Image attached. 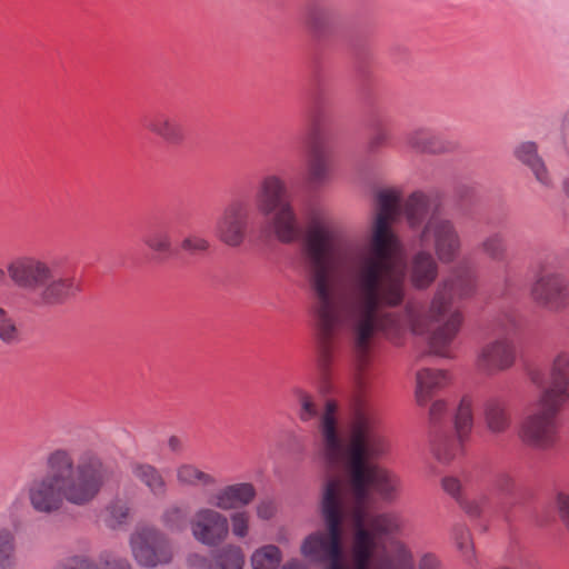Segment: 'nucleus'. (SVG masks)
<instances>
[{
  "label": "nucleus",
  "mask_w": 569,
  "mask_h": 569,
  "mask_svg": "<svg viewBox=\"0 0 569 569\" xmlns=\"http://www.w3.org/2000/svg\"><path fill=\"white\" fill-rule=\"evenodd\" d=\"M401 213L416 240L425 226L441 212L421 191L412 192L403 201L397 188H379L373 192L369 252L355 268L346 308L355 348L365 353L379 330L406 327L413 335L428 336L431 351L445 357L461 325V315L452 305V279L438 284L428 310L408 305L401 325L381 311L382 307L399 305L405 295V268L397 258L399 241L392 228Z\"/></svg>",
  "instance_id": "nucleus-1"
},
{
  "label": "nucleus",
  "mask_w": 569,
  "mask_h": 569,
  "mask_svg": "<svg viewBox=\"0 0 569 569\" xmlns=\"http://www.w3.org/2000/svg\"><path fill=\"white\" fill-rule=\"evenodd\" d=\"M256 207L268 219L274 237L282 243H298L296 268L311 293L309 325L318 337L320 330V208L306 203L297 214L286 180L269 173L256 192Z\"/></svg>",
  "instance_id": "nucleus-2"
},
{
  "label": "nucleus",
  "mask_w": 569,
  "mask_h": 569,
  "mask_svg": "<svg viewBox=\"0 0 569 569\" xmlns=\"http://www.w3.org/2000/svg\"><path fill=\"white\" fill-rule=\"evenodd\" d=\"M46 473L31 478L26 496L31 509L50 516L67 503L90 506L110 481L109 465L94 451L86 450L76 459L67 448L51 450L44 458Z\"/></svg>",
  "instance_id": "nucleus-3"
},
{
  "label": "nucleus",
  "mask_w": 569,
  "mask_h": 569,
  "mask_svg": "<svg viewBox=\"0 0 569 569\" xmlns=\"http://www.w3.org/2000/svg\"><path fill=\"white\" fill-rule=\"evenodd\" d=\"M347 516V487L343 480L335 479L322 490V562L326 569H347L343 549V521ZM363 528L372 537L368 569H412V559L407 548L399 541H390L381 555H376L378 536L395 533L400 528L399 519L392 515H377L371 518L366 513ZM356 569H358L357 562Z\"/></svg>",
  "instance_id": "nucleus-4"
},
{
  "label": "nucleus",
  "mask_w": 569,
  "mask_h": 569,
  "mask_svg": "<svg viewBox=\"0 0 569 569\" xmlns=\"http://www.w3.org/2000/svg\"><path fill=\"white\" fill-rule=\"evenodd\" d=\"M7 273L19 289L37 293L42 307H58L73 299L81 286L73 276H57L53 264L34 254H21L7 263Z\"/></svg>",
  "instance_id": "nucleus-5"
},
{
  "label": "nucleus",
  "mask_w": 569,
  "mask_h": 569,
  "mask_svg": "<svg viewBox=\"0 0 569 569\" xmlns=\"http://www.w3.org/2000/svg\"><path fill=\"white\" fill-rule=\"evenodd\" d=\"M350 485L355 498V507L351 511L356 528L353 557L358 569H368L369 553L373 543L370 532L363 528L366 520L365 505L370 496L369 487H372L383 500L391 501L396 498L400 480L387 470L377 466H369L363 468L362 492L358 491L353 476H350Z\"/></svg>",
  "instance_id": "nucleus-6"
},
{
  "label": "nucleus",
  "mask_w": 569,
  "mask_h": 569,
  "mask_svg": "<svg viewBox=\"0 0 569 569\" xmlns=\"http://www.w3.org/2000/svg\"><path fill=\"white\" fill-rule=\"evenodd\" d=\"M562 405L538 397L535 409L520 423L518 436L530 448L548 450L557 442L558 415Z\"/></svg>",
  "instance_id": "nucleus-7"
},
{
  "label": "nucleus",
  "mask_w": 569,
  "mask_h": 569,
  "mask_svg": "<svg viewBox=\"0 0 569 569\" xmlns=\"http://www.w3.org/2000/svg\"><path fill=\"white\" fill-rule=\"evenodd\" d=\"M386 451V442L366 419H359L353 427L347 448L350 476H353L358 491L362 492L363 468L368 460L380 457Z\"/></svg>",
  "instance_id": "nucleus-8"
},
{
  "label": "nucleus",
  "mask_w": 569,
  "mask_h": 569,
  "mask_svg": "<svg viewBox=\"0 0 569 569\" xmlns=\"http://www.w3.org/2000/svg\"><path fill=\"white\" fill-rule=\"evenodd\" d=\"M415 241L418 247L427 249L431 247L442 263L455 261L461 248L460 236L455 222L442 213L433 217Z\"/></svg>",
  "instance_id": "nucleus-9"
},
{
  "label": "nucleus",
  "mask_w": 569,
  "mask_h": 569,
  "mask_svg": "<svg viewBox=\"0 0 569 569\" xmlns=\"http://www.w3.org/2000/svg\"><path fill=\"white\" fill-rule=\"evenodd\" d=\"M130 547L137 563L146 568L167 565L173 557L170 540L154 527H138L130 537Z\"/></svg>",
  "instance_id": "nucleus-10"
},
{
  "label": "nucleus",
  "mask_w": 569,
  "mask_h": 569,
  "mask_svg": "<svg viewBox=\"0 0 569 569\" xmlns=\"http://www.w3.org/2000/svg\"><path fill=\"white\" fill-rule=\"evenodd\" d=\"M249 207L243 200L230 201L214 224V236L230 248L240 247L247 237L249 227Z\"/></svg>",
  "instance_id": "nucleus-11"
},
{
  "label": "nucleus",
  "mask_w": 569,
  "mask_h": 569,
  "mask_svg": "<svg viewBox=\"0 0 569 569\" xmlns=\"http://www.w3.org/2000/svg\"><path fill=\"white\" fill-rule=\"evenodd\" d=\"M302 148L306 160L305 180L310 188H316L320 181V118L313 102H308L305 108Z\"/></svg>",
  "instance_id": "nucleus-12"
},
{
  "label": "nucleus",
  "mask_w": 569,
  "mask_h": 569,
  "mask_svg": "<svg viewBox=\"0 0 569 569\" xmlns=\"http://www.w3.org/2000/svg\"><path fill=\"white\" fill-rule=\"evenodd\" d=\"M516 361L512 340L499 337L483 342L476 352L475 365L479 372L495 376L510 369Z\"/></svg>",
  "instance_id": "nucleus-13"
},
{
  "label": "nucleus",
  "mask_w": 569,
  "mask_h": 569,
  "mask_svg": "<svg viewBox=\"0 0 569 569\" xmlns=\"http://www.w3.org/2000/svg\"><path fill=\"white\" fill-rule=\"evenodd\" d=\"M190 528L193 538L208 547L222 543L229 535V520L217 508H199L191 518Z\"/></svg>",
  "instance_id": "nucleus-14"
},
{
  "label": "nucleus",
  "mask_w": 569,
  "mask_h": 569,
  "mask_svg": "<svg viewBox=\"0 0 569 569\" xmlns=\"http://www.w3.org/2000/svg\"><path fill=\"white\" fill-rule=\"evenodd\" d=\"M536 303L551 312H559L569 305L568 281L556 272H541L531 287Z\"/></svg>",
  "instance_id": "nucleus-15"
},
{
  "label": "nucleus",
  "mask_w": 569,
  "mask_h": 569,
  "mask_svg": "<svg viewBox=\"0 0 569 569\" xmlns=\"http://www.w3.org/2000/svg\"><path fill=\"white\" fill-rule=\"evenodd\" d=\"M472 427L471 402L462 399L455 416L456 436L443 435L439 438L435 455L442 463H450L462 452V443Z\"/></svg>",
  "instance_id": "nucleus-16"
},
{
  "label": "nucleus",
  "mask_w": 569,
  "mask_h": 569,
  "mask_svg": "<svg viewBox=\"0 0 569 569\" xmlns=\"http://www.w3.org/2000/svg\"><path fill=\"white\" fill-rule=\"evenodd\" d=\"M539 397L559 405L569 402V351L557 350L547 366V383Z\"/></svg>",
  "instance_id": "nucleus-17"
},
{
  "label": "nucleus",
  "mask_w": 569,
  "mask_h": 569,
  "mask_svg": "<svg viewBox=\"0 0 569 569\" xmlns=\"http://www.w3.org/2000/svg\"><path fill=\"white\" fill-rule=\"evenodd\" d=\"M438 258L430 249L418 247L408 260V274L412 287L419 290L429 288L438 277Z\"/></svg>",
  "instance_id": "nucleus-18"
},
{
  "label": "nucleus",
  "mask_w": 569,
  "mask_h": 569,
  "mask_svg": "<svg viewBox=\"0 0 569 569\" xmlns=\"http://www.w3.org/2000/svg\"><path fill=\"white\" fill-rule=\"evenodd\" d=\"M256 488L250 482H238L218 489L209 502L220 510H233L251 503L256 497Z\"/></svg>",
  "instance_id": "nucleus-19"
},
{
  "label": "nucleus",
  "mask_w": 569,
  "mask_h": 569,
  "mask_svg": "<svg viewBox=\"0 0 569 569\" xmlns=\"http://www.w3.org/2000/svg\"><path fill=\"white\" fill-rule=\"evenodd\" d=\"M515 158L526 166L536 181L545 187H552V178L543 158L539 154L538 144L535 141L526 140L519 142L513 149Z\"/></svg>",
  "instance_id": "nucleus-20"
},
{
  "label": "nucleus",
  "mask_w": 569,
  "mask_h": 569,
  "mask_svg": "<svg viewBox=\"0 0 569 569\" xmlns=\"http://www.w3.org/2000/svg\"><path fill=\"white\" fill-rule=\"evenodd\" d=\"M144 128L170 144H180L184 140V130L180 122L163 111L147 116Z\"/></svg>",
  "instance_id": "nucleus-21"
},
{
  "label": "nucleus",
  "mask_w": 569,
  "mask_h": 569,
  "mask_svg": "<svg viewBox=\"0 0 569 569\" xmlns=\"http://www.w3.org/2000/svg\"><path fill=\"white\" fill-rule=\"evenodd\" d=\"M482 417L489 432L496 436L505 433L511 423L507 406L498 400H490L485 403Z\"/></svg>",
  "instance_id": "nucleus-22"
},
{
  "label": "nucleus",
  "mask_w": 569,
  "mask_h": 569,
  "mask_svg": "<svg viewBox=\"0 0 569 569\" xmlns=\"http://www.w3.org/2000/svg\"><path fill=\"white\" fill-rule=\"evenodd\" d=\"M416 380V398L418 403L422 405L433 391L448 383L449 377L442 370L422 369L417 372Z\"/></svg>",
  "instance_id": "nucleus-23"
},
{
  "label": "nucleus",
  "mask_w": 569,
  "mask_h": 569,
  "mask_svg": "<svg viewBox=\"0 0 569 569\" xmlns=\"http://www.w3.org/2000/svg\"><path fill=\"white\" fill-rule=\"evenodd\" d=\"M177 482L182 487H214L217 478L191 462L180 463L176 469Z\"/></svg>",
  "instance_id": "nucleus-24"
},
{
  "label": "nucleus",
  "mask_w": 569,
  "mask_h": 569,
  "mask_svg": "<svg viewBox=\"0 0 569 569\" xmlns=\"http://www.w3.org/2000/svg\"><path fill=\"white\" fill-rule=\"evenodd\" d=\"M322 337L325 332L330 329L338 320V316L335 312L329 295L326 288V271L328 268V256L330 251L329 234L322 226Z\"/></svg>",
  "instance_id": "nucleus-25"
},
{
  "label": "nucleus",
  "mask_w": 569,
  "mask_h": 569,
  "mask_svg": "<svg viewBox=\"0 0 569 569\" xmlns=\"http://www.w3.org/2000/svg\"><path fill=\"white\" fill-rule=\"evenodd\" d=\"M243 566L242 549L236 545H226L213 553L207 569H242Z\"/></svg>",
  "instance_id": "nucleus-26"
},
{
  "label": "nucleus",
  "mask_w": 569,
  "mask_h": 569,
  "mask_svg": "<svg viewBox=\"0 0 569 569\" xmlns=\"http://www.w3.org/2000/svg\"><path fill=\"white\" fill-rule=\"evenodd\" d=\"M132 473L156 497H163L166 495L167 482L156 467L148 463H138L133 466Z\"/></svg>",
  "instance_id": "nucleus-27"
},
{
  "label": "nucleus",
  "mask_w": 569,
  "mask_h": 569,
  "mask_svg": "<svg viewBox=\"0 0 569 569\" xmlns=\"http://www.w3.org/2000/svg\"><path fill=\"white\" fill-rule=\"evenodd\" d=\"M336 411L337 402L332 399H327L325 401V409L322 410V438L326 439L329 450L333 455L338 453L341 450L340 439L336 430Z\"/></svg>",
  "instance_id": "nucleus-28"
},
{
  "label": "nucleus",
  "mask_w": 569,
  "mask_h": 569,
  "mask_svg": "<svg viewBox=\"0 0 569 569\" xmlns=\"http://www.w3.org/2000/svg\"><path fill=\"white\" fill-rule=\"evenodd\" d=\"M22 340V329L17 319L8 310L0 307V342L7 347H16Z\"/></svg>",
  "instance_id": "nucleus-29"
},
{
  "label": "nucleus",
  "mask_w": 569,
  "mask_h": 569,
  "mask_svg": "<svg viewBox=\"0 0 569 569\" xmlns=\"http://www.w3.org/2000/svg\"><path fill=\"white\" fill-rule=\"evenodd\" d=\"M406 142L416 152L437 154L438 132L418 128L407 136Z\"/></svg>",
  "instance_id": "nucleus-30"
},
{
  "label": "nucleus",
  "mask_w": 569,
  "mask_h": 569,
  "mask_svg": "<svg viewBox=\"0 0 569 569\" xmlns=\"http://www.w3.org/2000/svg\"><path fill=\"white\" fill-rule=\"evenodd\" d=\"M17 543L14 532L7 527L0 528V569L17 567Z\"/></svg>",
  "instance_id": "nucleus-31"
},
{
  "label": "nucleus",
  "mask_w": 569,
  "mask_h": 569,
  "mask_svg": "<svg viewBox=\"0 0 569 569\" xmlns=\"http://www.w3.org/2000/svg\"><path fill=\"white\" fill-rule=\"evenodd\" d=\"M281 560V550L274 545L262 546L251 556L252 569H278Z\"/></svg>",
  "instance_id": "nucleus-32"
},
{
  "label": "nucleus",
  "mask_w": 569,
  "mask_h": 569,
  "mask_svg": "<svg viewBox=\"0 0 569 569\" xmlns=\"http://www.w3.org/2000/svg\"><path fill=\"white\" fill-rule=\"evenodd\" d=\"M129 515L128 502L122 499H114L106 507L102 521L108 528L117 529L127 523Z\"/></svg>",
  "instance_id": "nucleus-33"
},
{
  "label": "nucleus",
  "mask_w": 569,
  "mask_h": 569,
  "mask_svg": "<svg viewBox=\"0 0 569 569\" xmlns=\"http://www.w3.org/2000/svg\"><path fill=\"white\" fill-rule=\"evenodd\" d=\"M292 393L298 402L300 421L307 423L311 420H319V409L313 396L300 388L293 389Z\"/></svg>",
  "instance_id": "nucleus-34"
},
{
  "label": "nucleus",
  "mask_w": 569,
  "mask_h": 569,
  "mask_svg": "<svg viewBox=\"0 0 569 569\" xmlns=\"http://www.w3.org/2000/svg\"><path fill=\"white\" fill-rule=\"evenodd\" d=\"M143 243L153 252L159 254H168L172 250V240L169 231L164 229H153L149 231Z\"/></svg>",
  "instance_id": "nucleus-35"
},
{
  "label": "nucleus",
  "mask_w": 569,
  "mask_h": 569,
  "mask_svg": "<svg viewBox=\"0 0 569 569\" xmlns=\"http://www.w3.org/2000/svg\"><path fill=\"white\" fill-rule=\"evenodd\" d=\"M442 488L448 495H450L458 502H460L462 505L463 509L469 515H471V516L480 515L481 510H480L478 502H476V501L463 502L462 501V496H461L462 485L459 479H457L456 477H452V476L445 477L442 479Z\"/></svg>",
  "instance_id": "nucleus-36"
},
{
  "label": "nucleus",
  "mask_w": 569,
  "mask_h": 569,
  "mask_svg": "<svg viewBox=\"0 0 569 569\" xmlns=\"http://www.w3.org/2000/svg\"><path fill=\"white\" fill-rule=\"evenodd\" d=\"M482 251L495 261H503L507 253L503 237L500 233H492L481 242Z\"/></svg>",
  "instance_id": "nucleus-37"
},
{
  "label": "nucleus",
  "mask_w": 569,
  "mask_h": 569,
  "mask_svg": "<svg viewBox=\"0 0 569 569\" xmlns=\"http://www.w3.org/2000/svg\"><path fill=\"white\" fill-rule=\"evenodd\" d=\"M188 512L187 509L172 505L169 506L162 513V522L170 530H182L187 523Z\"/></svg>",
  "instance_id": "nucleus-38"
},
{
  "label": "nucleus",
  "mask_w": 569,
  "mask_h": 569,
  "mask_svg": "<svg viewBox=\"0 0 569 569\" xmlns=\"http://www.w3.org/2000/svg\"><path fill=\"white\" fill-rule=\"evenodd\" d=\"M249 513L247 511H236L230 516L231 530L234 537L242 539L249 533Z\"/></svg>",
  "instance_id": "nucleus-39"
},
{
  "label": "nucleus",
  "mask_w": 569,
  "mask_h": 569,
  "mask_svg": "<svg viewBox=\"0 0 569 569\" xmlns=\"http://www.w3.org/2000/svg\"><path fill=\"white\" fill-rule=\"evenodd\" d=\"M301 553L309 561H319L320 560V532H313L308 536L302 546Z\"/></svg>",
  "instance_id": "nucleus-40"
},
{
  "label": "nucleus",
  "mask_w": 569,
  "mask_h": 569,
  "mask_svg": "<svg viewBox=\"0 0 569 569\" xmlns=\"http://www.w3.org/2000/svg\"><path fill=\"white\" fill-rule=\"evenodd\" d=\"M390 138V131L386 127L377 124L369 138L368 150L370 152H377L380 148L388 144Z\"/></svg>",
  "instance_id": "nucleus-41"
},
{
  "label": "nucleus",
  "mask_w": 569,
  "mask_h": 569,
  "mask_svg": "<svg viewBox=\"0 0 569 569\" xmlns=\"http://www.w3.org/2000/svg\"><path fill=\"white\" fill-rule=\"evenodd\" d=\"M209 247V241L204 237L198 234H189L181 242L182 250L191 254L204 252Z\"/></svg>",
  "instance_id": "nucleus-42"
},
{
  "label": "nucleus",
  "mask_w": 569,
  "mask_h": 569,
  "mask_svg": "<svg viewBox=\"0 0 569 569\" xmlns=\"http://www.w3.org/2000/svg\"><path fill=\"white\" fill-rule=\"evenodd\" d=\"M277 503L273 499H262L256 506L257 517L261 520H270L277 513Z\"/></svg>",
  "instance_id": "nucleus-43"
},
{
  "label": "nucleus",
  "mask_w": 569,
  "mask_h": 569,
  "mask_svg": "<svg viewBox=\"0 0 569 569\" xmlns=\"http://www.w3.org/2000/svg\"><path fill=\"white\" fill-rule=\"evenodd\" d=\"M103 569H132L129 561L112 553H103L100 558Z\"/></svg>",
  "instance_id": "nucleus-44"
},
{
  "label": "nucleus",
  "mask_w": 569,
  "mask_h": 569,
  "mask_svg": "<svg viewBox=\"0 0 569 569\" xmlns=\"http://www.w3.org/2000/svg\"><path fill=\"white\" fill-rule=\"evenodd\" d=\"M459 148L460 143L455 138L438 133L437 154L451 153Z\"/></svg>",
  "instance_id": "nucleus-45"
},
{
  "label": "nucleus",
  "mask_w": 569,
  "mask_h": 569,
  "mask_svg": "<svg viewBox=\"0 0 569 569\" xmlns=\"http://www.w3.org/2000/svg\"><path fill=\"white\" fill-rule=\"evenodd\" d=\"M556 507L561 521L569 529V495L559 492L556 497Z\"/></svg>",
  "instance_id": "nucleus-46"
},
{
  "label": "nucleus",
  "mask_w": 569,
  "mask_h": 569,
  "mask_svg": "<svg viewBox=\"0 0 569 569\" xmlns=\"http://www.w3.org/2000/svg\"><path fill=\"white\" fill-rule=\"evenodd\" d=\"M453 538L460 552L465 551L469 546H473L469 531L463 526H457L453 529Z\"/></svg>",
  "instance_id": "nucleus-47"
},
{
  "label": "nucleus",
  "mask_w": 569,
  "mask_h": 569,
  "mask_svg": "<svg viewBox=\"0 0 569 569\" xmlns=\"http://www.w3.org/2000/svg\"><path fill=\"white\" fill-rule=\"evenodd\" d=\"M515 480L511 476L502 473L496 481L497 490L502 495H512L515 490Z\"/></svg>",
  "instance_id": "nucleus-48"
},
{
  "label": "nucleus",
  "mask_w": 569,
  "mask_h": 569,
  "mask_svg": "<svg viewBox=\"0 0 569 569\" xmlns=\"http://www.w3.org/2000/svg\"><path fill=\"white\" fill-rule=\"evenodd\" d=\"M26 509V503L21 497H16L7 508L9 517L18 519Z\"/></svg>",
  "instance_id": "nucleus-49"
},
{
  "label": "nucleus",
  "mask_w": 569,
  "mask_h": 569,
  "mask_svg": "<svg viewBox=\"0 0 569 569\" xmlns=\"http://www.w3.org/2000/svg\"><path fill=\"white\" fill-rule=\"evenodd\" d=\"M446 412L445 402L441 400L435 401L429 410V419L432 425H436L440 421L441 417Z\"/></svg>",
  "instance_id": "nucleus-50"
},
{
  "label": "nucleus",
  "mask_w": 569,
  "mask_h": 569,
  "mask_svg": "<svg viewBox=\"0 0 569 569\" xmlns=\"http://www.w3.org/2000/svg\"><path fill=\"white\" fill-rule=\"evenodd\" d=\"M419 569H442V565L435 555L425 553L420 559Z\"/></svg>",
  "instance_id": "nucleus-51"
},
{
  "label": "nucleus",
  "mask_w": 569,
  "mask_h": 569,
  "mask_svg": "<svg viewBox=\"0 0 569 569\" xmlns=\"http://www.w3.org/2000/svg\"><path fill=\"white\" fill-rule=\"evenodd\" d=\"M463 561L471 568L478 567V559L473 546H469L465 551L461 552Z\"/></svg>",
  "instance_id": "nucleus-52"
},
{
  "label": "nucleus",
  "mask_w": 569,
  "mask_h": 569,
  "mask_svg": "<svg viewBox=\"0 0 569 569\" xmlns=\"http://www.w3.org/2000/svg\"><path fill=\"white\" fill-rule=\"evenodd\" d=\"M70 560H76V569H98V567L88 558L82 556H72Z\"/></svg>",
  "instance_id": "nucleus-53"
},
{
  "label": "nucleus",
  "mask_w": 569,
  "mask_h": 569,
  "mask_svg": "<svg viewBox=\"0 0 569 569\" xmlns=\"http://www.w3.org/2000/svg\"><path fill=\"white\" fill-rule=\"evenodd\" d=\"M183 441L178 436H171L168 439V448L174 453H179L183 450Z\"/></svg>",
  "instance_id": "nucleus-54"
},
{
  "label": "nucleus",
  "mask_w": 569,
  "mask_h": 569,
  "mask_svg": "<svg viewBox=\"0 0 569 569\" xmlns=\"http://www.w3.org/2000/svg\"><path fill=\"white\" fill-rule=\"evenodd\" d=\"M306 22L312 29L318 28V13L316 8H309L306 12Z\"/></svg>",
  "instance_id": "nucleus-55"
},
{
  "label": "nucleus",
  "mask_w": 569,
  "mask_h": 569,
  "mask_svg": "<svg viewBox=\"0 0 569 569\" xmlns=\"http://www.w3.org/2000/svg\"><path fill=\"white\" fill-rule=\"evenodd\" d=\"M77 561L70 560V557L59 561L56 566H53L51 569H76Z\"/></svg>",
  "instance_id": "nucleus-56"
},
{
  "label": "nucleus",
  "mask_w": 569,
  "mask_h": 569,
  "mask_svg": "<svg viewBox=\"0 0 569 569\" xmlns=\"http://www.w3.org/2000/svg\"><path fill=\"white\" fill-rule=\"evenodd\" d=\"M282 569H306L298 560H290L283 565Z\"/></svg>",
  "instance_id": "nucleus-57"
},
{
  "label": "nucleus",
  "mask_w": 569,
  "mask_h": 569,
  "mask_svg": "<svg viewBox=\"0 0 569 569\" xmlns=\"http://www.w3.org/2000/svg\"><path fill=\"white\" fill-rule=\"evenodd\" d=\"M561 189L565 196L569 199V177L562 180Z\"/></svg>",
  "instance_id": "nucleus-58"
},
{
  "label": "nucleus",
  "mask_w": 569,
  "mask_h": 569,
  "mask_svg": "<svg viewBox=\"0 0 569 569\" xmlns=\"http://www.w3.org/2000/svg\"><path fill=\"white\" fill-rule=\"evenodd\" d=\"M6 274H8L7 273V268L6 269L0 268V282L4 281Z\"/></svg>",
  "instance_id": "nucleus-59"
},
{
  "label": "nucleus",
  "mask_w": 569,
  "mask_h": 569,
  "mask_svg": "<svg viewBox=\"0 0 569 569\" xmlns=\"http://www.w3.org/2000/svg\"><path fill=\"white\" fill-rule=\"evenodd\" d=\"M321 390H322V395L328 390V387L325 382V379L322 378V387H321Z\"/></svg>",
  "instance_id": "nucleus-60"
},
{
  "label": "nucleus",
  "mask_w": 569,
  "mask_h": 569,
  "mask_svg": "<svg viewBox=\"0 0 569 569\" xmlns=\"http://www.w3.org/2000/svg\"><path fill=\"white\" fill-rule=\"evenodd\" d=\"M321 171H322V178L325 177L326 172H327V164L322 161V168H321Z\"/></svg>",
  "instance_id": "nucleus-61"
}]
</instances>
